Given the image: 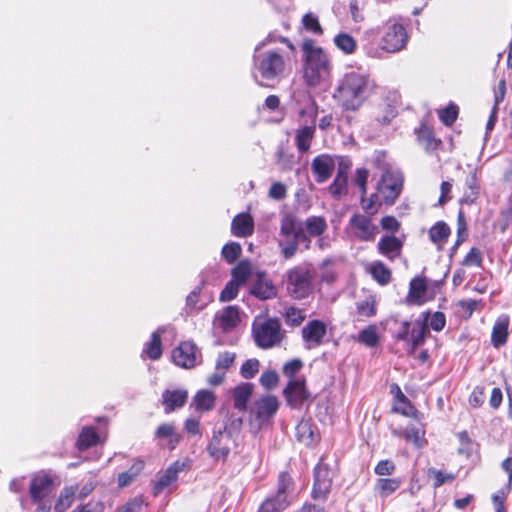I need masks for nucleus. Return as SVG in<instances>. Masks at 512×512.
I'll use <instances>...</instances> for the list:
<instances>
[{"label":"nucleus","mask_w":512,"mask_h":512,"mask_svg":"<svg viewBox=\"0 0 512 512\" xmlns=\"http://www.w3.org/2000/svg\"><path fill=\"white\" fill-rule=\"evenodd\" d=\"M375 82L361 70L346 72L339 80L334 98L346 111H357L375 92Z\"/></svg>","instance_id":"nucleus-1"},{"label":"nucleus","mask_w":512,"mask_h":512,"mask_svg":"<svg viewBox=\"0 0 512 512\" xmlns=\"http://www.w3.org/2000/svg\"><path fill=\"white\" fill-rule=\"evenodd\" d=\"M304 55V79L311 87L327 82L331 75V64L322 48L315 45L311 39L302 44Z\"/></svg>","instance_id":"nucleus-2"},{"label":"nucleus","mask_w":512,"mask_h":512,"mask_svg":"<svg viewBox=\"0 0 512 512\" xmlns=\"http://www.w3.org/2000/svg\"><path fill=\"white\" fill-rule=\"evenodd\" d=\"M385 153H379L375 164L381 169L380 179L376 184V194L386 203L394 204L403 188V174L384 162Z\"/></svg>","instance_id":"nucleus-3"},{"label":"nucleus","mask_w":512,"mask_h":512,"mask_svg":"<svg viewBox=\"0 0 512 512\" xmlns=\"http://www.w3.org/2000/svg\"><path fill=\"white\" fill-rule=\"evenodd\" d=\"M408 41V35L403 25L389 20L385 25L384 35L379 45L369 42L364 46L369 57L382 58L384 53H396L401 51Z\"/></svg>","instance_id":"nucleus-4"},{"label":"nucleus","mask_w":512,"mask_h":512,"mask_svg":"<svg viewBox=\"0 0 512 512\" xmlns=\"http://www.w3.org/2000/svg\"><path fill=\"white\" fill-rule=\"evenodd\" d=\"M303 229V224L294 214L286 213L282 216L278 246L285 259L295 256V240Z\"/></svg>","instance_id":"nucleus-5"},{"label":"nucleus","mask_w":512,"mask_h":512,"mask_svg":"<svg viewBox=\"0 0 512 512\" xmlns=\"http://www.w3.org/2000/svg\"><path fill=\"white\" fill-rule=\"evenodd\" d=\"M253 337L258 347L269 349L281 344L285 331L277 318H269L262 322H255L252 328Z\"/></svg>","instance_id":"nucleus-6"},{"label":"nucleus","mask_w":512,"mask_h":512,"mask_svg":"<svg viewBox=\"0 0 512 512\" xmlns=\"http://www.w3.org/2000/svg\"><path fill=\"white\" fill-rule=\"evenodd\" d=\"M254 66L264 80L274 83L284 76L286 61L277 51H267L254 56Z\"/></svg>","instance_id":"nucleus-7"},{"label":"nucleus","mask_w":512,"mask_h":512,"mask_svg":"<svg viewBox=\"0 0 512 512\" xmlns=\"http://www.w3.org/2000/svg\"><path fill=\"white\" fill-rule=\"evenodd\" d=\"M312 274L309 270L296 266L286 272L285 281L288 294L294 299H304L312 291Z\"/></svg>","instance_id":"nucleus-8"},{"label":"nucleus","mask_w":512,"mask_h":512,"mask_svg":"<svg viewBox=\"0 0 512 512\" xmlns=\"http://www.w3.org/2000/svg\"><path fill=\"white\" fill-rule=\"evenodd\" d=\"M334 475L335 472L321 458L314 468V482L311 493L314 500L325 501L327 499L331 491Z\"/></svg>","instance_id":"nucleus-9"},{"label":"nucleus","mask_w":512,"mask_h":512,"mask_svg":"<svg viewBox=\"0 0 512 512\" xmlns=\"http://www.w3.org/2000/svg\"><path fill=\"white\" fill-rule=\"evenodd\" d=\"M232 443H234V441L231 431H228L226 426L216 425L207 446V451L215 460H225L230 453Z\"/></svg>","instance_id":"nucleus-10"},{"label":"nucleus","mask_w":512,"mask_h":512,"mask_svg":"<svg viewBox=\"0 0 512 512\" xmlns=\"http://www.w3.org/2000/svg\"><path fill=\"white\" fill-rule=\"evenodd\" d=\"M349 228L352 235L363 242H373L379 233V228L372 222V219L361 213H355L351 216Z\"/></svg>","instance_id":"nucleus-11"},{"label":"nucleus","mask_w":512,"mask_h":512,"mask_svg":"<svg viewBox=\"0 0 512 512\" xmlns=\"http://www.w3.org/2000/svg\"><path fill=\"white\" fill-rule=\"evenodd\" d=\"M200 353L197 346L190 341L179 344L172 352V359L177 366L182 368H192L198 363Z\"/></svg>","instance_id":"nucleus-12"},{"label":"nucleus","mask_w":512,"mask_h":512,"mask_svg":"<svg viewBox=\"0 0 512 512\" xmlns=\"http://www.w3.org/2000/svg\"><path fill=\"white\" fill-rule=\"evenodd\" d=\"M287 404L292 409H299L309 398L305 380L292 379L283 391Z\"/></svg>","instance_id":"nucleus-13"},{"label":"nucleus","mask_w":512,"mask_h":512,"mask_svg":"<svg viewBox=\"0 0 512 512\" xmlns=\"http://www.w3.org/2000/svg\"><path fill=\"white\" fill-rule=\"evenodd\" d=\"M54 485L47 475L35 476L30 484V496L33 501L51 500Z\"/></svg>","instance_id":"nucleus-14"},{"label":"nucleus","mask_w":512,"mask_h":512,"mask_svg":"<svg viewBox=\"0 0 512 512\" xmlns=\"http://www.w3.org/2000/svg\"><path fill=\"white\" fill-rule=\"evenodd\" d=\"M325 335L326 326L319 320L308 322L302 329V338L307 344V348L321 345Z\"/></svg>","instance_id":"nucleus-15"},{"label":"nucleus","mask_w":512,"mask_h":512,"mask_svg":"<svg viewBox=\"0 0 512 512\" xmlns=\"http://www.w3.org/2000/svg\"><path fill=\"white\" fill-rule=\"evenodd\" d=\"M279 407V402L276 396L266 395L258 399L254 403L253 413L258 420H267L273 416Z\"/></svg>","instance_id":"nucleus-16"},{"label":"nucleus","mask_w":512,"mask_h":512,"mask_svg":"<svg viewBox=\"0 0 512 512\" xmlns=\"http://www.w3.org/2000/svg\"><path fill=\"white\" fill-rule=\"evenodd\" d=\"M311 168L316 176V181L323 183L331 177L335 168V162L328 155H320L313 159Z\"/></svg>","instance_id":"nucleus-17"},{"label":"nucleus","mask_w":512,"mask_h":512,"mask_svg":"<svg viewBox=\"0 0 512 512\" xmlns=\"http://www.w3.org/2000/svg\"><path fill=\"white\" fill-rule=\"evenodd\" d=\"M188 392L185 389L165 390L162 394V403L165 413L169 414L185 405Z\"/></svg>","instance_id":"nucleus-18"},{"label":"nucleus","mask_w":512,"mask_h":512,"mask_svg":"<svg viewBox=\"0 0 512 512\" xmlns=\"http://www.w3.org/2000/svg\"><path fill=\"white\" fill-rule=\"evenodd\" d=\"M277 290L273 282L264 274H258L251 288V294L261 300L271 299L276 296Z\"/></svg>","instance_id":"nucleus-19"},{"label":"nucleus","mask_w":512,"mask_h":512,"mask_svg":"<svg viewBox=\"0 0 512 512\" xmlns=\"http://www.w3.org/2000/svg\"><path fill=\"white\" fill-rule=\"evenodd\" d=\"M232 233L237 237H247L254 231V222L249 214L241 213L231 223Z\"/></svg>","instance_id":"nucleus-20"},{"label":"nucleus","mask_w":512,"mask_h":512,"mask_svg":"<svg viewBox=\"0 0 512 512\" xmlns=\"http://www.w3.org/2000/svg\"><path fill=\"white\" fill-rule=\"evenodd\" d=\"M402 242L395 236H383L378 242V251L390 260L395 259L401 253Z\"/></svg>","instance_id":"nucleus-21"},{"label":"nucleus","mask_w":512,"mask_h":512,"mask_svg":"<svg viewBox=\"0 0 512 512\" xmlns=\"http://www.w3.org/2000/svg\"><path fill=\"white\" fill-rule=\"evenodd\" d=\"M184 464L180 462L173 463L168 469L159 477L154 486V494L161 493L166 487L177 480L178 473L183 470Z\"/></svg>","instance_id":"nucleus-22"},{"label":"nucleus","mask_w":512,"mask_h":512,"mask_svg":"<svg viewBox=\"0 0 512 512\" xmlns=\"http://www.w3.org/2000/svg\"><path fill=\"white\" fill-rule=\"evenodd\" d=\"M216 324L223 331L232 330L239 322V311L235 306L226 307L221 313L216 315Z\"/></svg>","instance_id":"nucleus-23"},{"label":"nucleus","mask_w":512,"mask_h":512,"mask_svg":"<svg viewBox=\"0 0 512 512\" xmlns=\"http://www.w3.org/2000/svg\"><path fill=\"white\" fill-rule=\"evenodd\" d=\"M509 318L501 316L497 319L493 326L491 342L495 348H499L506 344L508 337Z\"/></svg>","instance_id":"nucleus-24"},{"label":"nucleus","mask_w":512,"mask_h":512,"mask_svg":"<svg viewBox=\"0 0 512 512\" xmlns=\"http://www.w3.org/2000/svg\"><path fill=\"white\" fill-rule=\"evenodd\" d=\"M252 383H242L233 389L234 408L244 412L253 393Z\"/></svg>","instance_id":"nucleus-25"},{"label":"nucleus","mask_w":512,"mask_h":512,"mask_svg":"<svg viewBox=\"0 0 512 512\" xmlns=\"http://www.w3.org/2000/svg\"><path fill=\"white\" fill-rule=\"evenodd\" d=\"M427 292V283L424 278L415 277L411 280L407 300L412 304H422Z\"/></svg>","instance_id":"nucleus-26"},{"label":"nucleus","mask_w":512,"mask_h":512,"mask_svg":"<svg viewBox=\"0 0 512 512\" xmlns=\"http://www.w3.org/2000/svg\"><path fill=\"white\" fill-rule=\"evenodd\" d=\"M451 234L450 227L444 221H438L429 229V238L441 250Z\"/></svg>","instance_id":"nucleus-27"},{"label":"nucleus","mask_w":512,"mask_h":512,"mask_svg":"<svg viewBox=\"0 0 512 512\" xmlns=\"http://www.w3.org/2000/svg\"><path fill=\"white\" fill-rule=\"evenodd\" d=\"M315 127L314 126H304L296 131L295 135V143L297 149L304 153L307 152L310 148L311 141L314 137Z\"/></svg>","instance_id":"nucleus-28"},{"label":"nucleus","mask_w":512,"mask_h":512,"mask_svg":"<svg viewBox=\"0 0 512 512\" xmlns=\"http://www.w3.org/2000/svg\"><path fill=\"white\" fill-rule=\"evenodd\" d=\"M465 192L462 201L472 204L479 196L480 186L476 177V171H471L465 180Z\"/></svg>","instance_id":"nucleus-29"},{"label":"nucleus","mask_w":512,"mask_h":512,"mask_svg":"<svg viewBox=\"0 0 512 512\" xmlns=\"http://www.w3.org/2000/svg\"><path fill=\"white\" fill-rule=\"evenodd\" d=\"M294 490V482L287 472L280 473L278 477L277 492L274 496L285 502H290L288 497Z\"/></svg>","instance_id":"nucleus-30"},{"label":"nucleus","mask_w":512,"mask_h":512,"mask_svg":"<svg viewBox=\"0 0 512 512\" xmlns=\"http://www.w3.org/2000/svg\"><path fill=\"white\" fill-rule=\"evenodd\" d=\"M163 330L158 329L152 333L151 340L146 344L144 352L152 360H157L162 355L161 334Z\"/></svg>","instance_id":"nucleus-31"},{"label":"nucleus","mask_w":512,"mask_h":512,"mask_svg":"<svg viewBox=\"0 0 512 512\" xmlns=\"http://www.w3.org/2000/svg\"><path fill=\"white\" fill-rule=\"evenodd\" d=\"M307 233L313 237H320L327 229L326 220L320 216L308 217L305 221Z\"/></svg>","instance_id":"nucleus-32"},{"label":"nucleus","mask_w":512,"mask_h":512,"mask_svg":"<svg viewBox=\"0 0 512 512\" xmlns=\"http://www.w3.org/2000/svg\"><path fill=\"white\" fill-rule=\"evenodd\" d=\"M429 334V328L426 324L417 322L413 325L410 331V339L412 343L411 351L413 352L417 347L422 345L426 336Z\"/></svg>","instance_id":"nucleus-33"},{"label":"nucleus","mask_w":512,"mask_h":512,"mask_svg":"<svg viewBox=\"0 0 512 512\" xmlns=\"http://www.w3.org/2000/svg\"><path fill=\"white\" fill-rule=\"evenodd\" d=\"M401 485V480L398 478H380L375 484V489L381 497H387L394 493Z\"/></svg>","instance_id":"nucleus-34"},{"label":"nucleus","mask_w":512,"mask_h":512,"mask_svg":"<svg viewBox=\"0 0 512 512\" xmlns=\"http://www.w3.org/2000/svg\"><path fill=\"white\" fill-rule=\"evenodd\" d=\"M252 272L251 263L247 260L240 261L233 269H232V279L239 283L240 285L244 284L248 278L250 277Z\"/></svg>","instance_id":"nucleus-35"},{"label":"nucleus","mask_w":512,"mask_h":512,"mask_svg":"<svg viewBox=\"0 0 512 512\" xmlns=\"http://www.w3.org/2000/svg\"><path fill=\"white\" fill-rule=\"evenodd\" d=\"M194 404L197 410L208 411L213 408L215 397L212 392L201 390L195 395Z\"/></svg>","instance_id":"nucleus-36"},{"label":"nucleus","mask_w":512,"mask_h":512,"mask_svg":"<svg viewBox=\"0 0 512 512\" xmlns=\"http://www.w3.org/2000/svg\"><path fill=\"white\" fill-rule=\"evenodd\" d=\"M98 435L91 427H84L78 438V447L80 450H86L97 444Z\"/></svg>","instance_id":"nucleus-37"},{"label":"nucleus","mask_w":512,"mask_h":512,"mask_svg":"<svg viewBox=\"0 0 512 512\" xmlns=\"http://www.w3.org/2000/svg\"><path fill=\"white\" fill-rule=\"evenodd\" d=\"M290 502H285L272 496L267 498L259 507L257 512H281L289 506Z\"/></svg>","instance_id":"nucleus-38"},{"label":"nucleus","mask_w":512,"mask_h":512,"mask_svg":"<svg viewBox=\"0 0 512 512\" xmlns=\"http://www.w3.org/2000/svg\"><path fill=\"white\" fill-rule=\"evenodd\" d=\"M347 179L346 168L340 166L333 183L329 187L330 193L335 196L341 195L346 189Z\"/></svg>","instance_id":"nucleus-39"},{"label":"nucleus","mask_w":512,"mask_h":512,"mask_svg":"<svg viewBox=\"0 0 512 512\" xmlns=\"http://www.w3.org/2000/svg\"><path fill=\"white\" fill-rule=\"evenodd\" d=\"M335 45L346 54H351L356 49L355 39L346 33H340L334 38Z\"/></svg>","instance_id":"nucleus-40"},{"label":"nucleus","mask_w":512,"mask_h":512,"mask_svg":"<svg viewBox=\"0 0 512 512\" xmlns=\"http://www.w3.org/2000/svg\"><path fill=\"white\" fill-rule=\"evenodd\" d=\"M306 315L303 310L296 307H289L284 313L285 323L291 327H297L305 320Z\"/></svg>","instance_id":"nucleus-41"},{"label":"nucleus","mask_w":512,"mask_h":512,"mask_svg":"<svg viewBox=\"0 0 512 512\" xmlns=\"http://www.w3.org/2000/svg\"><path fill=\"white\" fill-rule=\"evenodd\" d=\"M371 274L381 285H385L391 280V272L382 262L372 265Z\"/></svg>","instance_id":"nucleus-42"},{"label":"nucleus","mask_w":512,"mask_h":512,"mask_svg":"<svg viewBox=\"0 0 512 512\" xmlns=\"http://www.w3.org/2000/svg\"><path fill=\"white\" fill-rule=\"evenodd\" d=\"M397 110L390 104H384L377 113L375 120L380 125H388L396 117Z\"/></svg>","instance_id":"nucleus-43"},{"label":"nucleus","mask_w":512,"mask_h":512,"mask_svg":"<svg viewBox=\"0 0 512 512\" xmlns=\"http://www.w3.org/2000/svg\"><path fill=\"white\" fill-rule=\"evenodd\" d=\"M428 477L433 479V487L438 488L446 482H452L455 479V475L452 473H446L436 468H430L428 470Z\"/></svg>","instance_id":"nucleus-44"},{"label":"nucleus","mask_w":512,"mask_h":512,"mask_svg":"<svg viewBox=\"0 0 512 512\" xmlns=\"http://www.w3.org/2000/svg\"><path fill=\"white\" fill-rule=\"evenodd\" d=\"M242 252V248L237 242H230L223 246L222 257L229 263H234Z\"/></svg>","instance_id":"nucleus-45"},{"label":"nucleus","mask_w":512,"mask_h":512,"mask_svg":"<svg viewBox=\"0 0 512 512\" xmlns=\"http://www.w3.org/2000/svg\"><path fill=\"white\" fill-rule=\"evenodd\" d=\"M378 340L376 329L373 326H369L359 332L358 341L368 347H374Z\"/></svg>","instance_id":"nucleus-46"},{"label":"nucleus","mask_w":512,"mask_h":512,"mask_svg":"<svg viewBox=\"0 0 512 512\" xmlns=\"http://www.w3.org/2000/svg\"><path fill=\"white\" fill-rule=\"evenodd\" d=\"M483 263V255L481 251L476 248L472 247L470 251L467 253V255L464 257L463 261L461 262L462 266L465 267H472L476 266L481 268Z\"/></svg>","instance_id":"nucleus-47"},{"label":"nucleus","mask_w":512,"mask_h":512,"mask_svg":"<svg viewBox=\"0 0 512 512\" xmlns=\"http://www.w3.org/2000/svg\"><path fill=\"white\" fill-rule=\"evenodd\" d=\"M259 367V360L256 358L248 359L242 364L240 374L244 379H251L258 373Z\"/></svg>","instance_id":"nucleus-48"},{"label":"nucleus","mask_w":512,"mask_h":512,"mask_svg":"<svg viewBox=\"0 0 512 512\" xmlns=\"http://www.w3.org/2000/svg\"><path fill=\"white\" fill-rule=\"evenodd\" d=\"M235 357H236V355L233 352L225 351V352L220 353L216 360L215 369L226 373V371L234 363Z\"/></svg>","instance_id":"nucleus-49"},{"label":"nucleus","mask_w":512,"mask_h":512,"mask_svg":"<svg viewBox=\"0 0 512 512\" xmlns=\"http://www.w3.org/2000/svg\"><path fill=\"white\" fill-rule=\"evenodd\" d=\"M357 312L363 317H372L376 314L375 300L368 297L366 300L357 303Z\"/></svg>","instance_id":"nucleus-50"},{"label":"nucleus","mask_w":512,"mask_h":512,"mask_svg":"<svg viewBox=\"0 0 512 512\" xmlns=\"http://www.w3.org/2000/svg\"><path fill=\"white\" fill-rule=\"evenodd\" d=\"M458 116V107L454 104L442 109L439 112L440 120L447 126L452 125Z\"/></svg>","instance_id":"nucleus-51"},{"label":"nucleus","mask_w":512,"mask_h":512,"mask_svg":"<svg viewBox=\"0 0 512 512\" xmlns=\"http://www.w3.org/2000/svg\"><path fill=\"white\" fill-rule=\"evenodd\" d=\"M240 284L234 281L233 279L230 280L224 289L222 290L220 294V300L223 302H228L233 300L239 291Z\"/></svg>","instance_id":"nucleus-52"},{"label":"nucleus","mask_w":512,"mask_h":512,"mask_svg":"<svg viewBox=\"0 0 512 512\" xmlns=\"http://www.w3.org/2000/svg\"><path fill=\"white\" fill-rule=\"evenodd\" d=\"M303 26L305 29L312 31L315 34H322L323 30L319 24L318 18L312 13H307L303 16L302 19Z\"/></svg>","instance_id":"nucleus-53"},{"label":"nucleus","mask_w":512,"mask_h":512,"mask_svg":"<svg viewBox=\"0 0 512 512\" xmlns=\"http://www.w3.org/2000/svg\"><path fill=\"white\" fill-rule=\"evenodd\" d=\"M423 436L424 432L415 426L407 427L405 430L406 440L413 442L418 448L423 444Z\"/></svg>","instance_id":"nucleus-54"},{"label":"nucleus","mask_w":512,"mask_h":512,"mask_svg":"<svg viewBox=\"0 0 512 512\" xmlns=\"http://www.w3.org/2000/svg\"><path fill=\"white\" fill-rule=\"evenodd\" d=\"M144 506H146V503L143 497L137 496L123 505L119 512H141Z\"/></svg>","instance_id":"nucleus-55"},{"label":"nucleus","mask_w":512,"mask_h":512,"mask_svg":"<svg viewBox=\"0 0 512 512\" xmlns=\"http://www.w3.org/2000/svg\"><path fill=\"white\" fill-rule=\"evenodd\" d=\"M74 494H75V488H73V487L65 488L64 492L60 495L55 508L58 510H64V509L68 508L72 503Z\"/></svg>","instance_id":"nucleus-56"},{"label":"nucleus","mask_w":512,"mask_h":512,"mask_svg":"<svg viewBox=\"0 0 512 512\" xmlns=\"http://www.w3.org/2000/svg\"><path fill=\"white\" fill-rule=\"evenodd\" d=\"M278 380V374L275 371H266L260 377L261 385L268 390L276 387Z\"/></svg>","instance_id":"nucleus-57"},{"label":"nucleus","mask_w":512,"mask_h":512,"mask_svg":"<svg viewBox=\"0 0 512 512\" xmlns=\"http://www.w3.org/2000/svg\"><path fill=\"white\" fill-rule=\"evenodd\" d=\"M396 467L390 460H381L375 467V473L379 476H389L394 473Z\"/></svg>","instance_id":"nucleus-58"},{"label":"nucleus","mask_w":512,"mask_h":512,"mask_svg":"<svg viewBox=\"0 0 512 512\" xmlns=\"http://www.w3.org/2000/svg\"><path fill=\"white\" fill-rule=\"evenodd\" d=\"M287 190L283 183L275 182L269 189V197L274 200H282L286 197Z\"/></svg>","instance_id":"nucleus-59"},{"label":"nucleus","mask_w":512,"mask_h":512,"mask_svg":"<svg viewBox=\"0 0 512 512\" xmlns=\"http://www.w3.org/2000/svg\"><path fill=\"white\" fill-rule=\"evenodd\" d=\"M302 365L301 360L293 359L284 365L283 373L285 376L292 378L302 368Z\"/></svg>","instance_id":"nucleus-60"},{"label":"nucleus","mask_w":512,"mask_h":512,"mask_svg":"<svg viewBox=\"0 0 512 512\" xmlns=\"http://www.w3.org/2000/svg\"><path fill=\"white\" fill-rule=\"evenodd\" d=\"M445 324H446V317H445L444 313H442V312H435L431 316L430 327L434 331H441L445 327Z\"/></svg>","instance_id":"nucleus-61"},{"label":"nucleus","mask_w":512,"mask_h":512,"mask_svg":"<svg viewBox=\"0 0 512 512\" xmlns=\"http://www.w3.org/2000/svg\"><path fill=\"white\" fill-rule=\"evenodd\" d=\"M381 227L384 230L396 232L400 228V223L394 216H385L381 219Z\"/></svg>","instance_id":"nucleus-62"},{"label":"nucleus","mask_w":512,"mask_h":512,"mask_svg":"<svg viewBox=\"0 0 512 512\" xmlns=\"http://www.w3.org/2000/svg\"><path fill=\"white\" fill-rule=\"evenodd\" d=\"M485 399V395L482 388L476 387L469 397V403L471 406L478 408L480 407Z\"/></svg>","instance_id":"nucleus-63"},{"label":"nucleus","mask_w":512,"mask_h":512,"mask_svg":"<svg viewBox=\"0 0 512 512\" xmlns=\"http://www.w3.org/2000/svg\"><path fill=\"white\" fill-rule=\"evenodd\" d=\"M458 438L460 440V447L458 449L460 454H469L471 451V440L466 431L460 432L458 434Z\"/></svg>","instance_id":"nucleus-64"}]
</instances>
